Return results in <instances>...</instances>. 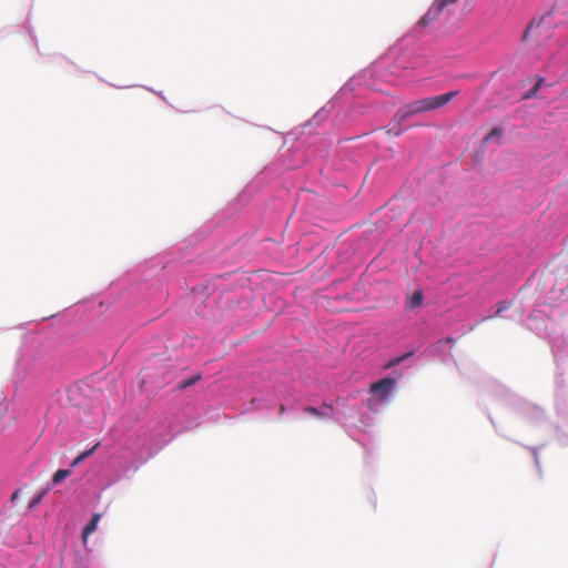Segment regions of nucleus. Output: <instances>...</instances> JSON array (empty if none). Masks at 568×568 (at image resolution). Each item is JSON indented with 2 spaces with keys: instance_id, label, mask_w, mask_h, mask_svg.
Masks as SVG:
<instances>
[{
  "instance_id": "nucleus-1",
  "label": "nucleus",
  "mask_w": 568,
  "mask_h": 568,
  "mask_svg": "<svg viewBox=\"0 0 568 568\" xmlns=\"http://www.w3.org/2000/svg\"><path fill=\"white\" fill-rule=\"evenodd\" d=\"M458 91H449L447 93L436 95V97H427L424 99L415 100L409 103H407L405 106H403L398 112L396 113L394 118V122H396V125H393L388 132H393L395 135H399L402 133L400 124L406 121L409 116L433 111L436 109H439L447 103H449L455 97L458 95Z\"/></svg>"
},
{
  "instance_id": "nucleus-2",
  "label": "nucleus",
  "mask_w": 568,
  "mask_h": 568,
  "mask_svg": "<svg viewBox=\"0 0 568 568\" xmlns=\"http://www.w3.org/2000/svg\"><path fill=\"white\" fill-rule=\"evenodd\" d=\"M458 0H434L428 11L420 18L418 24L427 27L439 18L442 12L449 6L457 3Z\"/></svg>"
},
{
  "instance_id": "nucleus-3",
  "label": "nucleus",
  "mask_w": 568,
  "mask_h": 568,
  "mask_svg": "<svg viewBox=\"0 0 568 568\" xmlns=\"http://www.w3.org/2000/svg\"><path fill=\"white\" fill-rule=\"evenodd\" d=\"M550 24V16H542L539 20H532L524 33V40H527L529 36H541L544 30Z\"/></svg>"
},
{
  "instance_id": "nucleus-4",
  "label": "nucleus",
  "mask_w": 568,
  "mask_h": 568,
  "mask_svg": "<svg viewBox=\"0 0 568 568\" xmlns=\"http://www.w3.org/2000/svg\"><path fill=\"white\" fill-rule=\"evenodd\" d=\"M395 381L390 377L383 378L371 385V392L381 395L382 399H385L390 394L394 387Z\"/></svg>"
},
{
  "instance_id": "nucleus-5",
  "label": "nucleus",
  "mask_w": 568,
  "mask_h": 568,
  "mask_svg": "<svg viewBox=\"0 0 568 568\" xmlns=\"http://www.w3.org/2000/svg\"><path fill=\"white\" fill-rule=\"evenodd\" d=\"M100 519H101V515L94 514L92 516V518L90 519V521L84 526L83 531H82V538L84 541L87 540L89 535H91L93 531H95Z\"/></svg>"
},
{
  "instance_id": "nucleus-6",
  "label": "nucleus",
  "mask_w": 568,
  "mask_h": 568,
  "mask_svg": "<svg viewBox=\"0 0 568 568\" xmlns=\"http://www.w3.org/2000/svg\"><path fill=\"white\" fill-rule=\"evenodd\" d=\"M424 301V295L422 291H416L413 293V295L408 298L406 307L408 310H414L417 307H420Z\"/></svg>"
},
{
  "instance_id": "nucleus-7",
  "label": "nucleus",
  "mask_w": 568,
  "mask_h": 568,
  "mask_svg": "<svg viewBox=\"0 0 568 568\" xmlns=\"http://www.w3.org/2000/svg\"><path fill=\"white\" fill-rule=\"evenodd\" d=\"M504 131L500 128H494L483 139V144H488L491 141H498L503 135Z\"/></svg>"
},
{
  "instance_id": "nucleus-8",
  "label": "nucleus",
  "mask_w": 568,
  "mask_h": 568,
  "mask_svg": "<svg viewBox=\"0 0 568 568\" xmlns=\"http://www.w3.org/2000/svg\"><path fill=\"white\" fill-rule=\"evenodd\" d=\"M202 378V375L201 374H197V375H194L187 379H183L179 383V388L180 389H185L192 385H194L195 383H197L200 379Z\"/></svg>"
},
{
  "instance_id": "nucleus-9",
  "label": "nucleus",
  "mask_w": 568,
  "mask_h": 568,
  "mask_svg": "<svg viewBox=\"0 0 568 568\" xmlns=\"http://www.w3.org/2000/svg\"><path fill=\"white\" fill-rule=\"evenodd\" d=\"M70 470L69 469H59L54 473L53 477H52V483L54 485L59 484L60 481H62L64 478H67L69 475H70Z\"/></svg>"
},
{
  "instance_id": "nucleus-10",
  "label": "nucleus",
  "mask_w": 568,
  "mask_h": 568,
  "mask_svg": "<svg viewBox=\"0 0 568 568\" xmlns=\"http://www.w3.org/2000/svg\"><path fill=\"white\" fill-rule=\"evenodd\" d=\"M98 445L93 446L91 449L89 450H85L83 453H81L72 463V466H75L78 465L79 463H81L83 459H85L87 457H89L93 452L94 449L97 448Z\"/></svg>"
},
{
  "instance_id": "nucleus-11",
  "label": "nucleus",
  "mask_w": 568,
  "mask_h": 568,
  "mask_svg": "<svg viewBox=\"0 0 568 568\" xmlns=\"http://www.w3.org/2000/svg\"><path fill=\"white\" fill-rule=\"evenodd\" d=\"M304 410H305V413H307L314 417H326L327 416L326 414L320 412L317 408L312 407V406L306 407Z\"/></svg>"
},
{
  "instance_id": "nucleus-12",
  "label": "nucleus",
  "mask_w": 568,
  "mask_h": 568,
  "mask_svg": "<svg viewBox=\"0 0 568 568\" xmlns=\"http://www.w3.org/2000/svg\"><path fill=\"white\" fill-rule=\"evenodd\" d=\"M507 308H508V304H507L506 302H500V303L498 304V310H497V312H496V315H497V316H499V315H500V313H501L503 311L507 310Z\"/></svg>"
},
{
  "instance_id": "nucleus-13",
  "label": "nucleus",
  "mask_w": 568,
  "mask_h": 568,
  "mask_svg": "<svg viewBox=\"0 0 568 568\" xmlns=\"http://www.w3.org/2000/svg\"><path fill=\"white\" fill-rule=\"evenodd\" d=\"M403 358H404V357H397V358L392 359V361L388 363L387 367H390V366H394V365L399 364V363L403 361Z\"/></svg>"
},
{
  "instance_id": "nucleus-14",
  "label": "nucleus",
  "mask_w": 568,
  "mask_h": 568,
  "mask_svg": "<svg viewBox=\"0 0 568 568\" xmlns=\"http://www.w3.org/2000/svg\"><path fill=\"white\" fill-rule=\"evenodd\" d=\"M544 82V79H539L538 82L535 84L534 91H537Z\"/></svg>"
},
{
  "instance_id": "nucleus-15",
  "label": "nucleus",
  "mask_w": 568,
  "mask_h": 568,
  "mask_svg": "<svg viewBox=\"0 0 568 568\" xmlns=\"http://www.w3.org/2000/svg\"><path fill=\"white\" fill-rule=\"evenodd\" d=\"M278 410H280L281 415L285 414V412H286L285 405H281Z\"/></svg>"
},
{
  "instance_id": "nucleus-16",
  "label": "nucleus",
  "mask_w": 568,
  "mask_h": 568,
  "mask_svg": "<svg viewBox=\"0 0 568 568\" xmlns=\"http://www.w3.org/2000/svg\"><path fill=\"white\" fill-rule=\"evenodd\" d=\"M41 498H42V495H40L38 498H34L32 505L38 504L41 500Z\"/></svg>"
}]
</instances>
